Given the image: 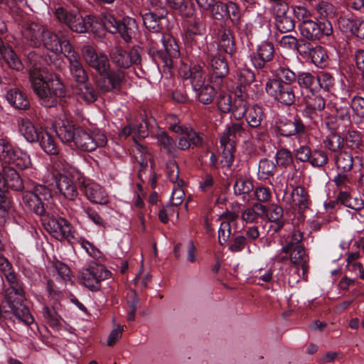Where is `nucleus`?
<instances>
[{
  "label": "nucleus",
  "instance_id": "obj_16",
  "mask_svg": "<svg viewBox=\"0 0 364 364\" xmlns=\"http://www.w3.org/2000/svg\"><path fill=\"white\" fill-rule=\"evenodd\" d=\"M109 56L112 62L119 68H128L141 63L140 54L134 48L127 51L120 46H115L111 49Z\"/></svg>",
  "mask_w": 364,
  "mask_h": 364
},
{
  "label": "nucleus",
  "instance_id": "obj_34",
  "mask_svg": "<svg viewBox=\"0 0 364 364\" xmlns=\"http://www.w3.org/2000/svg\"><path fill=\"white\" fill-rule=\"evenodd\" d=\"M18 127L19 132L28 142H37L38 133L41 130L37 129L28 119H19L18 120Z\"/></svg>",
  "mask_w": 364,
  "mask_h": 364
},
{
  "label": "nucleus",
  "instance_id": "obj_62",
  "mask_svg": "<svg viewBox=\"0 0 364 364\" xmlns=\"http://www.w3.org/2000/svg\"><path fill=\"white\" fill-rule=\"evenodd\" d=\"M205 24L200 19L190 21L185 34H191L196 36H206Z\"/></svg>",
  "mask_w": 364,
  "mask_h": 364
},
{
  "label": "nucleus",
  "instance_id": "obj_1",
  "mask_svg": "<svg viewBox=\"0 0 364 364\" xmlns=\"http://www.w3.org/2000/svg\"><path fill=\"white\" fill-rule=\"evenodd\" d=\"M29 81L40 103L46 107L55 106L58 99L65 96V86L56 75L44 76L39 68H35L30 72Z\"/></svg>",
  "mask_w": 364,
  "mask_h": 364
},
{
  "label": "nucleus",
  "instance_id": "obj_42",
  "mask_svg": "<svg viewBox=\"0 0 364 364\" xmlns=\"http://www.w3.org/2000/svg\"><path fill=\"white\" fill-rule=\"evenodd\" d=\"M318 17L328 20V18H333L337 13L336 7L331 3L326 1H320L314 6Z\"/></svg>",
  "mask_w": 364,
  "mask_h": 364
},
{
  "label": "nucleus",
  "instance_id": "obj_9",
  "mask_svg": "<svg viewBox=\"0 0 364 364\" xmlns=\"http://www.w3.org/2000/svg\"><path fill=\"white\" fill-rule=\"evenodd\" d=\"M23 188V181L17 171L9 166L3 167V174L0 173V209L6 212L9 205L5 198V188L21 191Z\"/></svg>",
  "mask_w": 364,
  "mask_h": 364
},
{
  "label": "nucleus",
  "instance_id": "obj_29",
  "mask_svg": "<svg viewBox=\"0 0 364 364\" xmlns=\"http://www.w3.org/2000/svg\"><path fill=\"white\" fill-rule=\"evenodd\" d=\"M65 58L69 61L70 73L73 80L79 85L85 83L88 80V75L80 61L78 55L73 50L67 53Z\"/></svg>",
  "mask_w": 364,
  "mask_h": 364
},
{
  "label": "nucleus",
  "instance_id": "obj_61",
  "mask_svg": "<svg viewBox=\"0 0 364 364\" xmlns=\"http://www.w3.org/2000/svg\"><path fill=\"white\" fill-rule=\"evenodd\" d=\"M241 13L237 4L232 1L226 3V19H230L233 24L240 23Z\"/></svg>",
  "mask_w": 364,
  "mask_h": 364
},
{
  "label": "nucleus",
  "instance_id": "obj_19",
  "mask_svg": "<svg viewBox=\"0 0 364 364\" xmlns=\"http://www.w3.org/2000/svg\"><path fill=\"white\" fill-rule=\"evenodd\" d=\"M83 58L86 63L96 71L100 76L107 73L109 68V63L106 55L102 53H97L90 46H85L82 48Z\"/></svg>",
  "mask_w": 364,
  "mask_h": 364
},
{
  "label": "nucleus",
  "instance_id": "obj_23",
  "mask_svg": "<svg viewBox=\"0 0 364 364\" xmlns=\"http://www.w3.org/2000/svg\"><path fill=\"white\" fill-rule=\"evenodd\" d=\"M42 46L55 54L63 53L65 57L67 53L74 50L69 41L60 38L48 28L44 36Z\"/></svg>",
  "mask_w": 364,
  "mask_h": 364
},
{
  "label": "nucleus",
  "instance_id": "obj_53",
  "mask_svg": "<svg viewBox=\"0 0 364 364\" xmlns=\"http://www.w3.org/2000/svg\"><path fill=\"white\" fill-rule=\"evenodd\" d=\"M248 108L247 103L243 98L237 97L233 100L230 112L235 119L239 120L243 118Z\"/></svg>",
  "mask_w": 364,
  "mask_h": 364
},
{
  "label": "nucleus",
  "instance_id": "obj_54",
  "mask_svg": "<svg viewBox=\"0 0 364 364\" xmlns=\"http://www.w3.org/2000/svg\"><path fill=\"white\" fill-rule=\"evenodd\" d=\"M77 11V9H69L63 6H58L55 9L54 16L58 21L65 23L69 27L73 16H75Z\"/></svg>",
  "mask_w": 364,
  "mask_h": 364
},
{
  "label": "nucleus",
  "instance_id": "obj_25",
  "mask_svg": "<svg viewBox=\"0 0 364 364\" xmlns=\"http://www.w3.org/2000/svg\"><path fill=\"white\" fill-rule=\"evenodd\" d=\"M277 132L284 136L294 135L302 136L306 134V127L300 119H294V121L282 117L276 123Z\"/></svg>",
  "mask_w": 364,
  "mask_h": 364
},
{
  "label": "nucleus",
  "instance_id": "obj_49",
  "mask_svg": "<svg viewBox=\"0 0 364 364\" xmlns=\"http://www.w3.org/2000/svg\"><path fill=\"white\" fill-rule=\"evenodd\" d=\"M134 157L141 168L139 171L148 167L149 162L151 161L152 157L147 148L139 144H136L134 150Z\"/></svg>",
  "mask_w": 364,
  "mask_h": 364
},
{
  "label": "nucleus",
  "instance_id": "obj_5",
  "mask_svg": "<svg viewBox=\"0 0 364 364\" xmlns=\"http://www.w3.org/2000/svg\"><path fill=\"white\" fill-rule=\"evenodd\" d=\"M101 21L106 30L112 33H118L126 43L131 41L136 28V23L134 18L125 17L120 21L110 13H103L101 16Z\"/></svg>",
  "mask_w": 364,
  "mask_h": 364
},
{
  "label": "nucleus",
  "instance_id": "obj_36",
  "mask_svg": "<svg viewBox=\"0 0 364 364\" xmlns=\"http://www.w3.org/2000/svg\"><path fill=\"white\" fill-rule=\"evenodd\" d=\"M38 134L37 141L39 142L41 149L47 154L51 155L58 153L59 148L58 144L52 134L46 130H41Z\"/></svg>",
  "mask_w": 364,
  "mask_h": 364
},
{
  "label": "nucleus",
  "instance_id": "obj_63",
  "mask_svg": "<svg viewBox=\"0 0 364 364\" xmlns=\"http://www.w3.org/2000/svg\"><path fill=\"white\" fill-rule=\"evenodd\" d=\"M183 185V180H180L178 183L174 184L171 197V205L178 206L183 203L185 196Z\"/></svg>",
  "mask_w": 364,
  "mask_h": 364
},
{
  "label": "nucleus",
  "instance_id": "obj_11",
  "mask_svg": "<svg viewBox=\"0 0 364 364\" xmlns=\"http://www.w3.org/2000/svg\"><path fill=\"white\" fill-rule=\"evenodd\" d=\"M147 4L149 11L143 15V22L146 28L158 38L159 34L164 33L160 21L166 17L167 10L159 0H149Z\"/></svg>",
  "mask_w": 364,
  "mask_h": 364
},
{
  "label": "nucleus",
  "instance_id": "obj_38",
  "mask_svg": "<svg viewBox=\"0 0 364 364\" xmlns=\"http://www.w3.org/2000/svg\"><path fill=\"white\" fill-rule=\"evenodd\" d=\"M213 74L218 78L225 77L229 73V66L225 58L220 53L213 56L210 63Z\"/></svg>",
  "mask_w": 364,
  "mask_h": 364
},
{
  "label": "nucleus",
  "instance_id": "obj_55",
  "mask_svg": "<svg viewBox=\"0 0 364 364\" xmlns=\"http://www.w3.org/2000/svg\"><path fill=\"white\" fill-rule=\"evenodd\" d=\"M233 188L235 195H243L252 191L254 185L252 180L240 177L235 181Z\"/></svg>",
  "mask_w": 364,
  "mask_h": 364
},
{
  "label": "nucleus",
  "instance_id": "obj_17",
  "mask_svg": "<svg viewBox=\"0 0 364 364\" xmlns=\"http://www.w3.org/2000/svg\"><path fill=\"white\" fill-rule=\"evenodd\" d=\"M75 172L53 173V178L59 193L68 200H74L78 196L75 185Z\"/></svg>",
  "mask_w": 364,
  "mask_h": 364
},
{
  "label": "nucleus",
  "instance_id": "obj_46",
  "mask_svg": "<svg viewBox=\"0 0 364 364\" xmlns=\"http://www.w3.org/2000/svg\"><path fill=\"white\" fill-rule=\"evenodd\" d=\"M53 157L51 159L53 169L56 173L64 172L65 173L70 172H76L75 168L72 167L70 164L66 161L65 156L60 154L59 151L56 154H53Z\"/></svg>",
  "mask_w": 364,
  "mask_h": 364
},
{
  "label": "nucleus",
  "instance_id": "obj_51",
  "mask_svg": "<svg viewBox=\"0 0 364 364\" xmlns=\"http://www.w3.org/2000/svg\"><path fill=\"white\" fill-rule=\"evenodd\" d=\"M206 38V36H196L191 34H185L183 40L187 48H189L192 50L200 51L204 49Z\"/></svg>",
  "mask_w": 364,
  "mask_h": 364
},
{
  "label": "nucleus",
  "instance_id": "obj_14",
  "mask_svg": "<svg viewBox=\"0 0 364 364\" xmlns=\"http://www.w3.org/2000/svg\"><path fill=\"white\" fill-rule=\"evenodd\" d=\"M156 43L160 42L164 48L165 54L161 55L164 66L170 70L174 65L175 60L180 55L179 46L176 39L169 33L159 34V36L154 39Z\"/></svg>",
  "mask_w": 364,
  "mask_h": 364
},
{
  "label": "nucleus",
  "instance_id": "obj_22",
  "mask_svg": "<svg viewBox=\"0 0 364 364\" xmlns=\"http://www.w3.org/2000/svg\"><path fill=\"white\" fill-rule=\"evenodd\" d=\"M43 220L46 230L58 240H69L71 237V226L65 219L50 217Z\"/></svg>",
  "mask_w": 364,
  "mask_h": 364
},
{
  "label": "nucleus",
  "instance_id": "obj_27",
  "mask_svg": "<svg viewBox=\"0 0 364 364\" xmlns=\"http://www.w3.org/2000/svg\"><path fill=\"white\" fill-rule=\"evenodd\" d=\"M80 128L67 118L60 119L55 126V133L58 138L62 142L68 144L75 141L77 132Z\"/></svg>",
  "mask_w": 364,
  "mask_h": 364
},
{
  "label": "nucleus",
  "instance_id": "obj_50",
  "mask_svg": "<svg viewBox=\"0 0 364 364\" xmlns=\"http://www.w3.org/2000/svg\"><path fill=\"white\" fill-rule=\"evenodd\" d=\"M350 107L353 109V118L356 124L364 122V98L354 97L351 100Z\"/></svg>",
  "mask_w": 364,
  "mask_h": 364
},
{
  "label": "nucleus",
  "instance_id": "obj_59",
  "mask_svg": "<svg viewBox=\"0 0 364 364\" xmlns=\"http://www.w3.org/2000/svg\"><path fill=\"white\" fill-rule=\"evenodd\" d=\"M303 233L299 230H294L287 241V245L281 249V252L288 254L296 246H302L300 242L303 240Z\"/></svg>",
  "mask_w": 364,
  "mask_h": 364
},
{
  "label": "nucleus",
  "instance_id": "obj_24",
  "mask_svg": "<svg viewBox=\"0 0 364 364\" xmlns=\"http://www.w3.org/2000/svg\"><path fill=\"white\" fill-rule=\"evenodd\" d=\"M47 28L39 23L32 22L26 24L23 31V38L33 47H41L43 43V38L47 31Z\"/></svg>",
  "mask_w": 364,
  "mask_h": 364
},
{
  "label": "nucleus",
  "instance_id": "obj_8",
  "mask_svg": "<svg viewBox=\"0 0 364 364\" xmlns=\"http://www.w3.org/2000/svg\"><path fill=\"white\" fill-rule=\"evenodd\" d=\"M51 192L49 188L43 185H36L33 191H26L22 195V204L28 210L38 215L44 216L45 208L43 200L49 199Z\"/></svg>",
  "mask_w": 364,
  "mask_h": 364
},
{
  "label": "nucleus",
  "instance_id": "obj_10",
  "mask_svg": "<svg viewBox=\"0 0 364 364\" xmlns=\"http://www.w3.org/2000/svg\"><path fill=\"white\" fill-rule=\"evenodd\" d=\"M107 143V138L101 131L87 132L82 128L78 129L74 141L76 147L84 151H93L97 148L104 147Z\"/></svg>",
  "mask_w": 364,
  "mask_h": 364
},
{
  "label": "nucleus",
  "instance_id": "obj_41",
  "mask_svg": "<svg viewBox=\"0 0 364 364\" xmlns=\"http://www.w3.org/2000/svg\"><path fill=\"white\" fill-rule=\"evenodd\" d=\"M290 253V260L292 264L296 266H301L303 273L306 274L308 269V259L304 246H296L292 248Z\"/></svg>",
  "mask_w": 364,
  "mask_h": 364
},
{
  "label": "nucleus",
  "instance_id": "obj_18",
  "mask_svg": "<svg viewBox=\"0 0 364 364\" xmlns=\"http://www.w3.org/2000/svg\"><path fill=\"white\" fill-rule=\"evenodd\" d=\"M338 26L343 33L364 39V20L351 14L341 15L338 19Z\"/></svg>",
  "mask_w": 364,
  "mask_h": 364
},
{
  "label": "nucleus",
  "instance_id": "obj_44",
  "mask_svg": "<svg viewBox=\"0 0 364 364\" xmlns=\"http://www.w3.org/2000/svg\"><path fill=\"white\" fill-rule=\"evenodd\" d=\"M306 42L302 39H297L291 35H285L279 41V46L286 50H296L301 54Z\"/></svg>",
  "mask_w": 364,
  "mask_h": 364
},
{
  "label": "nucleus",
  "instance_id": "obj_58",
  "mask_svg": "<svg viewBox=\"0 0 364 364\" xmlns=\"http://www.w3.org/2000/svg\"><path fill=\"white\" fill-rule=\"evenodd\" d=\"M277 28L281 33H287L294 30L295 28V21L289 16H279L275 19Z\"/></svg>",
  "mask_w": 364,
  "mask_h": 364
},
{
  "label": "nucleus",
  "instance_id": "obj_33",
  "mask_svg": "<svg viewBox=\"0 0 364 364\" xmlns=\"http://www.w3.org/2000/svg\"><path fill=\"white\" fill-rule=\"evenodd\" d=\"M6 97L8 102L16 109L25 110L30 106L27 96L18 88L9 90Z\"/></svg>",
  "mask_w": 364,
  "mask_h": 364
},
{
  "label": "nucleus",
  "instance_id": "obj_47",
  "mask_svg": "<svg viewBox=\"0 0 364 364\" xmlns=\"http://www.w3.org/2000/svg\"><path fill=\"white\" fill-rule=\"evenodd\" d=\"M325 148L332 152L339 151L344 146V139L338 132L329 134L323 141Z\"/></svg>",
  "mask_w": 364,
  "mask_h": 364
},
{
  "label": "nucleus",
  "instance_id": "obj_48",
  "mask_svg": "<svg viewBox=\"0 0 364 364\" xmlns=\"http://www.w3.org/2000/svg\"><path fill=\"white\" fill-rule=\"evenodd\" d=\"M277 170V165L273 161L268 159H262L258 164V178L259 179H267L273 176Z\"/></svg>",
  "mask_w": 364,
  "mask_h": 364
},
{
  "label": "nucleus",
  "instance_id": "obj_26",
  "mask_svg": "<svg viewBox=\"0 0 364 364\" xmlns=\"http://www.w3.org/2000/svg\"><path fill=\"white\" fill-rule=\"evenodd\" d=\"M80 189L86 198L92 203L106 204L108 202L106 192L97 183L90 180H84L80 186Z\"/></svg>",
  "mask_w": 364,
  "mask_h": 364
},
{
  "label": "nucleus",
  "instance_id": "obj_60",
  "mask_svg": "<svg viewBox=\"0 0 364 364\" xmlns=\"http://www.w3.org/2000/svg\"><path fill=\"white\" fill-rule=\"evenodd\" d=\"M277 78L276 80H281L287 85H289L295 82L297 79L296 74L289 68L280 66L276 71Z\"/></svg>",
  "mask_w": 364,
  "mask_h": 364
},
{
  "label": "nucleus",
  "instance_id": "obj_21",
  "mask_svg": "<svg viewBox=\"0 0 364 364\" xmlns=\"http://www.w3.org/2000/svg\"><path fill=\"white\" fill-rule=\"evenodd\" d=\"M125 75L122 70H110L102 74L97 80V86L102 92L119 90L124 80Z\"/></svg>",
  "mask_w": 364,
  "mask_h": 364
},
{
  "label": "nucleus",
  "instance_id": "obj_31",
  "mask_svg": "<svg viewBox=\"0 0 364 364\" xmlns=\"http://www.w3.org/2000/svg\"><path fill=\"white\" fill-rule=\"evenodd\" d=\"M219 48L228 54L232 55L236 50L235 38L232 31L225 27L219 29L218 33Z\"/></svg>",
  "mask_w": 364,
  "mask_h": 364
},
{
  "label": "nucleus",
  "instance_id": "obj_35",
  "mask_svg": "<svg viewBox=\"0 0 364 364\" xmlns=\"http://www.w3.org/2000/svg\"><path fill=\"white\" fill-rule=\"evenodd\" d=\"M94 20L95 17L91 15H87L86 16L82 17L77 10L75 16H73V19L69 25V28L76 33H85L92 25Z\"/></svg>",
  "mask_w": 364,
  "mask_h": 364
},
{
  "label": "nucleus",
  "instance_id": "obj_2",
  "mask_svg": "<svg viewBox=\"0 0 364 364\" xmlns=\"http://www.w3.org/2000/svg\"><path fill=\"white\" fill-rule=\"evenodd\" d=\"M9 287L5 290V300L13 314L23 323L30 326L34 318L29 309L23 304L25 289L23 282L16 277H9Z\"/></svg>",
  "mask_w": 364,
  "mask_h": 364
},
{
  "label": "nucleus",
  "instance_id": "obj_3",
  "mask_svg": "<svg viewBox=\"0 0 364 364\" xmlns=\"http://www.w3.org/2000/svg\"><path fill=\"white\" fill-rule=\"evenodd\" d=\"M179 75L183 79L189 80L196 97L200 103L209 105L213 101L215 89L210 84H205V73L200 65H183L180 68Z\"/></svg>",
  "mask_w": 364,
  "mask_h": 364
},
{
  "label": "nucleus",
  "instance_id": "obj_7",
  "mask_svg": "<svg viewBox=\"0 0 364 364\" xmlns=\"http://www.w3.org/2000/svg\"><path fill=\"white\" fill-rule=\"evenodd\" d=\"M0 161L6 166L13 164L22 170L31 166L29 155L21 149L13 146L6 139H0Z\"/></svg>",
  "mask_w": 364,
  "mask_h": 364
},
{
  "label": "nucleus",
  "instance_id": "obj_40",
  "mask_svg": "<svg viewBox=\"0 0 364 364\" xmlns=\"http://www.w3.org/2000/svg\"><path fill=\"white\" fill-rule=\"evenodd\" d=\"M335 164L338 172L348 173L353 166V155L346 151H340L334 156Z\"/></svg>",
  "mask_w": 364,
  "mask_h": 364
},
{
  "label": "nucleus",
  "instance_id": "obj_30",
  "mask_svg": "<svg viewBox=\"0 0 364 364\" xmlns=\"http://www.w3.org/2000/svg\"><path fill=\"white\" fill-rule=\"evenodd\" d=\"M301 55H306L317 67L323 66L328 59V55L323 47L320 46L313 47L307 42L304 44L303 50H301Z\"/></svg>",
  "mask_w": 364,
  "mask_h": 364
},
{
  "label": "nucleus",
  "instance_id": "obj_12",
  "mask_svg": "<svg viewBox=\"0 0 364 364\" xmlns=\"http://www.w3.org/2000/svg\"><path fill=\"white\" fill-rule=\"evenodd\" d=\"M301 35L311 41L320 39L322 36H329L333 33V26L328 20L316 22L313 20L304 21L299 25Z\"/></svg>",
  "mask_w": 364,
  "mask_h": 364
},
{
  "label": "nucleus",
  "instance_id": "obj_45",
  "mask_svg": "<svg viewBox=\"0 0 364 364\" xmlns=\"http://www.w3.org/2000/svg\"><path fill=\"white\" fill-rule=\"evenodd\" d=\"M264 119V113L262 109L254 105L248 108L246 113V121L250 127L252 128H258Z\"/></svg>",
  "mask_w": 364,
  "mask_h": 364
},
{
  "label": "nucleus",
  "instance_id": "obj_15",
  "mask_svg": "<svg viewBox=\"0 0 364 364\" xmlns=\"http://www.w3.org/2000/svg\"><path fill=\"white\" fill-rule=\"evenodd\" d=\"M282 202L287 208L298 209L303 211L309 208L311 200L307 191L302 186H296L291 192L284 191L282 197Z\"/></svg>",
  "mask_w": 364,
  "mask_h": 364
},
{
  "label": "nucleus",
  "instance_id": "obj_56",
  "mask_svg": "<svg viewBox=\"0 0 364 364\" xmlns=\"http://www.w3.org/2000/svg\"><path fill=\"white\" fill-rule=\"evenodd\" d=\"M275 160V164L283 168L291 166L294 161L291 152L286 149H281L277 151Z\"/></svg>",
  "mask_w": 364,
  "mask_h": 364
},
{
  "label": "nucleus",
  "instance_id": "obj_64",
  "mask_svg": "<svg viewBox=\"0 0 364 364\" xmlns=\"http://www.w3.org/2000/svg\"><path fill=\"white\" fill-rule=\"evenodd\" d=\"M254 23V30L255 32L262 33L264 36L270 34L269 23L263 14H257Z\"/></svg>",
  "mask_w": 364,
  "mask_h": 364
},
{
  "label": "nucleus",
  "instance_id": "obj_43",
  "mask_svg": "<svg viewBox=\"0 0 364 364\" xmlns=\"http://www.w3.org/2000/svg\"><path fill=\"white\" fill-rule=\"evenodd\" d=\"M297 82L300 87L306 88L311 92L318 90L317 75L309 73L301 72L297 76Z\"/></svg>",
  "mask_w": 364,
  "mask_h": 364
},
{
  "label": "nucleus",
  "instance_id": "obj_52",
  "mask_svg": "<svg viewBox=\"0 0 364 364\" xmlns=\"http://www.w3.org/2000/svg\"><path fill=\"white\" fill-rule=\"evenodd\" d=\"M43 316L47 323L53 329H59L61 317L58 314L54 308L44 306L42 310Z\"/></svg>",
  "mask_w": 364,
  "mask_h": 364
},
{
  "label": "nucleus",
  "instance_id": "obj_37",
  "mask_svg": "<svg viewBox=\"0 0 364 364\" xmlns=\"http://www.w3.org/2000/svg\"><path fill=\"white\" fill-rule=\"evenodd\" d=\"M266 212L267 207L265 205L259 203H255L242 212L241 218L247 223H252L257 221Z\"/></svg>",
  "mask_w": 364,
  "mask_h": 364
},
{
  "label": "nucleus",
  "instance_id": "obj_6",
  "mask_svg": "<svg viewBox=\"0 0 364 364\" xmlns=\"http://www.w3.org/2000/svg\"><path fill=\"white\" fill-rule=\"evenodd\" d=\"M110 275V271L103 265L90 262L80 270L78 278L82 284L92 291H96L100 289L101 282L108 279Z\"/></svg>",
  "mask_w": 364,
  "mask_h": 364
},
{
  "label": "nucleus",
  "instance_id": "obj_39",
  "mask_svg": "<svg viewBox=\"0 0 364 364\" xmlns=\"http://www.w3.org/2000/svg\"><path fill=\"white\" fill-rule=\"evenodd\" d=\"M0 55L5 59L11 68L16 70L23 69V65L18 56L11 48L5 46L1 38Z\"/></svg>",
  "mask_w": 364,
  "mask_h": 364
},
{
  "label": "nucleus",
  "instance_id": "obj_32",
  "mask_svg": "<svg viewBox=\"0 0 364 364\" xmlns=\"http://www.w3.org/2000/svg\"><path fill=\"white\" fill-rule=\"evenodd\" d=\"M155 138L156 144L161 151H165L168 156L175 158L178 156L176 151V141L170 136L166 132H158Z\"/></svg>",
  "mask_w": 364,
  "mask_h": 364
},
{
  "label": "nucleus",
  "instance_id": "obj_4",
  "mask_svg": "<svg viewBox=\"0 0 364 364\" xmlns=\"http://www.w3.org/2000/svg\"><path fill=\"white\" fill-rule=\"evenodd\" d=\"M245 130L240 123H230L220 135V146L223 148L220 163L223 166L230 167L234 161L235 141L242 136Z\"/></svg>",
  "mask_w": 364,
  "mask_h": 364
},
{
  "label": "nucleus",
  "instance_id": "obj_20",
  "mask_svg": "<svg viewBox=\"0 0 364 364\" xmlns=\"http://www.w3.org/2000/svg\"><path fill=\"white\" fill-rule=\"evenodd\" d=\"M274 55V47L272 42L264 41L257 46L255 52L250 55L252 65L256 69H262L272 60Z\"/></svg>",
  "mask_w": 364,
  "mask_h": 364
},
{
  "label": "nucleus",
  "instance_id": "obj_13",
  "mask_svg": "<svg viewBox=\"0 0 364 364\" xmlns=\"http://www.w3.org/2000/svg\"><path fill=\"white\" fill-rule=\"evenodd\" d=\"M266 92L281 104L291 105L294 102L293 88L279 80L269 79L265 85Z\"/></svg>",
  "mask_w": 364,
  "mask_h": 364
},
{
  "label": "nucleus",
  "instance_id": "obj_57",
  "mask_svg": "<svg viewBox=\"0 0 364 364\" xmlns=\"http://www.w3.org/2000/svg\"><path fill=\"white\" fill-rule=\"evenodd\" d=\"M327 153L322 149H315L311 152L309 163L314 167H323L328 164Z\"/></svg>",
  "mask_w": 364,
  "mask_h": 364
},
{
  "label": "nucleus",
  "instance_id": "obj_28",
  "mask_svg": "<svg viewBox=\"0 0 364 364\" xmlns=\"http://www.w3.org/2000/svg\"><path fill=\"white\" fill-rule=\"evenodd\" d=\"M325 107V100L321 95H312L306 98L302 114L306 117L316 120L321 117V112Z\"/></svg>",
  "mask_w": 364,
  "mask_h": 364
}]
</instances>
